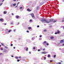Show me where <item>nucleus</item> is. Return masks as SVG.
Returning <instances> with one entry per match:
<instances>
[{"label": "nucleus", "instance_id": "obj_26", "mask_svg": "<svg viewBox=\"0 0 64 64\" xmlns=\"http://www.w3.org/2000/svg\"><path fill=\"white\" fill-rule=\"evenodd\" d=\"M17 61L18 62H19V61H20V60H17Z\"/></svg>", "mask_w": 64, "mask_h": 64}, {"label": "nucleus", "instance_id": "obj_58", "mask_svg": "<svg viewBox=\"0 0 64 64\" xmlns=\"http://www.w3.org/2000/svg\"><path fill=\"white\" fill-rule=\"evenodd\" d=\"M6 24H4V25H6Z\"/></svg>", "mask_w": 64, "mask_h": 64}, {"label": "nucleus", "instance_id": "obj_25", "mask_svg": "<svg viewBox=\"0 0 64 64\" xmlns=\"http://www.w3.org/2000/svg\"><path fill=\"white\" fill-rule=\"evenodd\" d=\"M54 58H55V57H56V54H55L54 55Z\"/></svg>", "mask_w": 64, "mask_h": 64}, {"label": "nucleus", "instance_id": "obj_7", "mask_svg": "<svg viewBox=\"0 0 64 64\" xmlns=\"http://www.w3.org/2000/svg\"><path fill=\"white\" fill-rule=\"evenodd\" d=\"M27 11H29V12L31 11H32V10H30V9H29V8H28L27 9Z\"/></svg>", "mask_w": 64, "mask_h": 64}, {"label": "nucleus", "instance_id": "obj_57", "mask_svg": "<svg viewBox=\"0 0 64 64\" xmlns=\"http://www.w3.org/2000/svg\"><path fill=\"white\" fill-rule=\"evenodd\" d=\"M62 46H64V44H63Z\"/></svg>", "mask_w": 64, "mask_h": 64}, {"label": "nucleus", "instance_id": "obj_29", "mask_svg": "<svg viewBox=\"0 0 64 64\" xmlns=\"http://www.w3.org/2000/svg\"><path fill=\"white\" fill-rule=\"evenodd\" d=\"M52 61H53V60H50V62H52Z\"/></svg>", "mask_w": 64, "mask_h": 64}, {"label": "nucleus", "instance_id": "obj_18", "mask_svg": "<svg viewBox=\"0 0 64 64\" xmlns=\"http://www.w3.org/2000/svg\"><path fill=\"white\" fill-rule=\"evenodd\" d=\"M28 29H31V27H29L28 28Z\"/></svg>", "mask_w": 64, "mask_h": 64}, {"label": "nucleus", "instance_id": "obj_8", "mask_svg": "<svg viewBox=\"0 0 64 64\" xmlns=\"http://www.w3.org/2000/svg\"><path fill=\"white\" fill-rule=\"evenodd\" d=\"M3 19L2 18L0 19V21H3Z\"/></svg>", "mask_w": 64, "mask_h": 64}, {"label": "nucleus", "instance_id": "obj_3", "mask_svg": "<svg viewBox=\"0 0 64 64\" xmlns=\"http://www.w3.org/2000/svg\"><path fill=\"white\" fill-rule=\"evenodd\" d=\"M24 49L25 50H26V51H27L28 50V48H27V47H25L24 48Z\"/></svg>", "mask_w": 64, "mask_h": 64}, {"label": "nucleus", "instance_id": "obj_6", "mask_svg": "<svg viewBox=\"0 0 64 64\" xmlns=\"http://www.w3.org/2000/svg\"><path fill=\"white\" fill-rule=\"evenodd\" d=\"M64 42V40H62L60 41V43H63Z\"/></svg>", "mask_w": 64, "mask_h": 64}, {"label": "nucleus", "instance_id": "obj_11", "mask_svg": "<svg viewBox=\"0 0 64 64\" xmlns=\"http://www.w3.org/2000/svg\"><path fill=\"white\" fill-rule=\"evenodd\" d=\"M57 33L58 34H59V33H60V31H59V30L57 32Z\"/></svg>", "mask_w": 64, "mask_h": 64}, {"label": "nucleus", "instance_id": "obj_44", "mask_svg": "<svg viewBox=\"0 0 64 64\" xmlns=\"http://www.w3.org/2000/svg\"><path fill=\"white\" fill-rule=\"evenodd\" d=\"M2 55V54L1 53H0V55Z\"/></svg>", "mask_w": 64, "mask_h": 64}, {"label": "nucleus", "instance_id": "obj_47", "mask_svg": "<svg viewBox=\"0 0 64 64\" xmlns=\"http://www.w3.org/2000/svg\"><path fill=\"white\" fill-rule=\"evenodd\" d=\"M61 49H61V48H60V50H61Z\"/></svg>", "mask_w": 64, "mask_h": 64}, {"label": "nucleus", "instance_id": "obj_4", "mask_svg": "<svg viewBox=\"0 0 64 64\" xmlns=\"http://www.w3.org/2000/svg\"><path fill=\"white\" fill-rule=\"evenodd\" d=\"M48 53L47 52H42L41 53L42 54H46V53Z\"/></svg>", "mask_w": 64, "mask_h": 64}, {"label": "nucleus", "instance_id": "obj_23", "mask_svg": "<svg viewBox=\"0 0 64 64\" xmlns=\"http://www.w3.org/2000/svg\"><path fill=\"white\" fill-rule=\"evenodd\" d=\"M4 14H6V12H4Z\"/></svg>", "mask_w": 64, "mask_h": 64}, {"label": "nucleus", "instance_id": "obj_61", "mask_svg": "<svg viewBox=\"0 0 64 64\" xmlns=\"http://www.w3.org/2000/svg\"><path fill=\"white\" fill-rule=\"evenodd\" d=\"M61 62H63V61H61Z\"/></svg>", "mask_w": 64, "mask_h": 64}, {"label": "nucleus", "instance_id": "obj_1", "mask_svg": "<svg viewBox=\"0 0 64 64\" xmlns=\"http://www.w3.org/2000/svg\"><path fill=\"white\" fill-rule=\"evenodd\" d=\"M53 20V19H50V20L49 22H48L45 19H42L41 21L43 23H49V22H52Z\"/></svg>", "mask_w": 64, "mask_h": 64}, {"label": "nucleus", "instance_id": "obj_55", "mask_svg": "<svg viewBox=\"0 0 64 64\" xmlns=\"http://www.w3.org/2000/svg\"><path fill=\"white\" fill-rule=\"evenodd\" d=\"M19 22H18V25H19Z\"/></svg>", "mask_w": 64, "mask_h": 64}, {"label": "nucleus", "instance_id": "obj_19", "mask_svg": "<svg viewBox=\"0 0 64 64\" xmlns=\"http://www.w3.org/2000/svg\"><path fill=\"white\" fill-rule=\"evenodd\" d=\"M56 21H57L56 20H54V21H53V22L54 23L55 22H56Z\"/></svg>", "mask_w": 64, "mask_h": 64}, {"label": "nucleus", "instance_id": "obj_27", "mask_svg": "<svg viewBox=\"0 0 64 64\" xmlns=\"http://www.w3.org/2000/svg\"><path fill=\"white\" fill-rule=\"evenodd\" d=\"M62 22H64V18L62 19Z\"/></svg>", "mask_w": 64, "mask_h": 64}, {"label": "nucleus", "instance_id": "obj_56", "mask_svg": "<svg viewBox=\"0 0 64 64\" xmlns=\"http://www.w3.org/2000/svg\"><path fill=\"white\" fill-rule=\"evenodd\" d=\"M12 15H13V14L12 13Z\"/></svg>", "mask_w": 64, "mask_h": 64}, {"label": "nucleus", "instance_id": "obj_49", "mask_svg": "<svg viewBox=\"0 0 64 64\" xmlns=\"http://www.w3.org/2000/svg\"><path fill=\"white\" fill-rule=\"evenodd\" d=\"M29 53H30V54H31V52H29Z\"/></svg>", "mask_w": 64, "mask_h": 64}, {"label": "nucleus", "instance_id": "obj_48", "mask_svg": "<svg viewBox=\"0 0 64 64\" xmlns=\"http://www.w3.org/2000/svg\"><path fill=\"white\" fill-rule=\"evenodd\" d=\"M30 22H31V21H32V20H30Z\"/></svg>", "mask_w": 64, "mask_h": 64}, {"label": "nucleus", "instance_id": "obj_53", "mask_svg": "<svg viewBox=\"0 0 64 64\" xmlns=\"http://www.w3.org/2000/svg\"><path fill=\"white\" fill-rule=\"evenodd\" d=\"M14 49H15V47H14Z\"/></svg>", "mask_w": 64, "mask_h": 64}, {"label": "nucleus", "instance_id": "obj_13", "mask_svg": "<svg viewBox=\"0 0 64 64\" xmlns=\"http://www.w3.org/2000/svg\"><path fill=\"white\" fill-rule=\"evenodd\" d=\"M16 4H13V5L14 6H16Z\"/></svg>", "mask_w": 64, "mask_h": 64}, {"label": "nucleus", "instance_id": "obj_52", "mask_svg": "<svg viewBox=\"0 0 64 64\" xmlns=\"http://www.w3.org/2000/svg\"><path fill=\"white\" fill-rule=\"evenodd\" d=\"M18 7V6H16L15 7Z\"/></svg>", "mask_w": 64, "mask_h": 64}, {"label": "nucleus", "instance_id": "obj_62", "mask_svg": "<svg viewBox=\"0 0 64 64\" xmlns=\"http://www.w3.org/2000/svg\"><path fill=\"white\" fill-rule=\"evenodd\" d=\"M18 0H17V1H18Z\"/></svg>", "mask_w": 64, "mask_h": 64}, {"label": "nucleus", "instance_id": "obj_22", "mask_svg": "<svg viewBox=\"0 0 64 64\" xmlns=\"http://www.w3.org/2000/svg\"><path fill=\"white\" fill-rule=\"evenodd\" d=\"M2 4H3L2 3L1 4H0V6H1L2 5Z\"/></svg>", "mask_w": 64, "mask_h": 64}, {"label": "nucleus", "instance_id": "obj_39", "mask_svg": "<svg viewBox=\"0 0 64 64\" xmlns=\"http://www.w3.org/2000/svg\"><path fill=\"white\" fill-rule=\"evenodd\" d=\"M11 56L12 57H14V56L12 55V56Z\"/></svg>", "mask_w": 64, "mask_h": 64}, {"label": "nucleus", "instance_id": "obj_31", "mask_svg": "<svg viewBox=\"0 0 64 64\" xmlns=\"http://www.w3.org/2000/svg\"><path fill=\"white\" fill-rule=\"evenodd\" d=\"M44 32H46V30H44Z\"/></svg>", "mask_w": 64, "mask_h": 64}, {"label": "nucleus", "instance_id": "obj_16", "mask_svg": "<svg viewBox=\"0 0 64 64\" xmlns=\"http://www.w3.org/2000/svg\"><path fill=\"white\" fill-rule=\"evenodd\" d=\"M5 48H6V49H8V47L6 46H5Z\"/></svg>", "mask_w": 64, "mask_h": 64}, {"label": "nucleus", "instance_id": "obj_36", "mask_svg": "<svg viewBox=\"0 0 64 64\" xmlns=\"http://www.w3.org/2000/svg\"><path fill=\"white\" fill-rule=\"evenodd\" d=\"M33 49H34V50H35V47H34Z\"/></svg>", "mask_w": 64, "mask_h": 64}, {"label": "nucleus", "instance_id": "obj_42", "mask_svg": "<svg viewBox=\"0 0 64 64\" xmlns=\"http://www.w3.org/2000/svg\"><path fill=\"white\" fill-rule=\"evenodd\" d=\"M38 51H40V50H38Z\"/></svg>", "mask_w": 64, "mask_h": 64}, {"label": "nucleus", "instance_id": "obj_38", "mask_svg": "<svg viewBox=\"0 0 64 64\" xmlns=\"http://www.w3.org/2000/svg\"><path fill=\"white\" fill-rule=\"evenodd\" d=\"M29 31H28V30H27V32L28 33H29Z\"/></svg>", "mask_w": 64, "mask_h": 64}, {"label": "nucleus", "instance_id": "obj_9", "mask_svg": "<svg viewBox=\"0 0 64 64\" xmlns=\"http://www.w3.org/2000/svg\"><path fill=\"white\" fill-rule=\"evenodd\" d=\"M56 64H61V62H57Z\"/></svg>", "mask_w": 64, "mask_h": 64}, {"label": "nucleus", "instance_id": "obj_60", "mask_svg": "<svg viewBox=\"0 0 64 64\" xmlns=\"http://www.w3.org/2000/svg\"><path fill=\"white\" fill-rule=\"evenodd\" d=\"M63 28H64V26H63Z\"/></svg>", "mask_w": 64, "mask_h": 64}, {"label": "nucleus", "instance_id": "obj_24", "mask_svg": "<svg viewBox=\"0 0 64 64\" xmlns=\"http://www.w3.org/2000/svg\"><path fill=\"white\" fill-rule=\"evenodd\" d=\"M46 45L48 46L49 45V44H48V43H47L46 44Z\"/></svg>", "mask_w": 64, "mask_h": 64}, {"label": "nucleus", "instance_id": "obj_37", "mask_svg": "<svg viewBox=\"0 0 64 64\" xmlns=\"http://www.w3.org/2000/svg\"><path fill=\"white\" fill-rule=\"evenodd\" d=\"M18 58H21V56H19L18 57Z\"/></svg>", "mask_w": 64, "mask_h": 64}, {"label": "nucleus", "instance_id": "obj_33", "mask_svg": "<svg viewBox=\"0 0 64 64\" xmlns=\"http://www.w3.org/2000/svg\"><path fill=\"white\" fill-rule=\"evenodd\" d=\"M20 4V2H18V4L17 5H18V4Z\"/></svg>", "mask_w": 64, "mask_h": 64}, {"label": "nucleus", "instance_id": "obj_5", "mask_svg": "<svg viewBox=\"0 0 64 64\" xmlns=\"http://www.w3.org/2000/svg\"><path fill=\"white\" fill-rule=\"evenodd\" d=\"M36 9L37 10H39L40 9V8L39 6H37L36 8Z\"/></svg>", "mask_w": 64, "mask_h": 64}, {"label": "nucleus", "instance_id": "obj_21", "mask_svg": "<svg viewBox=\"0 0 64 64\" xmlns=\"http://www.w3.org/2000/svg\"><path fill=\"white\" fill-rule=\"evenodd\" d=\"M22 7H21L20 8V10L22 9Z\"/></svg>", "mask_w": 64, "mask_h": 64}, {"label": "nucleus", "instance_id": "obj_12", "mask_svg": "<svg viewBox=\"0 0 64 64\" xmlns=\"http://www.w3.org/2000/svg\"><path fill=\"white\" fill-rule=\"evenodd\" d=\"M50 38L52 39H53L54 38V37L53 36H52L50 37Z\"/></svg>", "mask_w": 64, "mask_h": 64}, {"label": "nucleus", "instance_id": "obj_10", "mask_svg": "<svg viewBox=\"0 0 64 64\" xmlns=\"http://www.w3.org/2000/svg\"><path fill=\"white\" fill-rule=\"evenodd\" d=\"M15 58L16 59H18V56H16L15 57Z\"/></svg>", "mask_w": 64, "mask_h": 64}, {"label": "nucleus", "instance_id": "obj_50", "mask_svg": "<svg viewBox=\"0 0 64 64\" xmlns=\"http://www.w3.org/2000/svg\"><path fill=\"white\" fill-rule=\"evenodd\" d=\"M4 1V0H2V2H3V1Z\"/></svg>", "mask_w": 64, "mask_h": 64}, {"label": "nucleus", "instance_id": "obj_41", "mask_svg": "<svg viewBox=\"0 0 64 64\" xmlns=\"http://www.w3.org/2000/svg\"><path fill=\"white\" fill-rule=\"evenodd\" d=\"M55 34H57V32H55Z\"/></svg>", "mask_w": 64, "mask_h": 64}, {"label": "nucleus", "instance_id": "obj_40", "mask_svg": "<svg viewBox=\"0 0 64 64\" xmlns=\"http://www.w3.org/2000/svg\"><path fill=\"white\" fill-rule=\"evenodd\" d=\"M11 46H13V44H11Z\"/></svg>", "mask_w": 64, "mask_h": 64}, {"label": "nucleus", "instance_id": "obj_32", "mask_svg": "<svg viewBox=\"0 0 64 64\" xmlns=\"http://www.w3.org/2000/svg\"><path fill=\"white\" fill-rule=\"evenodd\" d=\"M45 50V48H44V49H43L42 50H43V51H44Z\"/></svg>", "mask_w": 64, "mask_h": 64}, {"label": "nucleus", "instance_id": "obj_34", "mask_svg": "<svg viewBox=\"0 0 64 64\" xmlns=\"http://www.w3.org/2000/svg\"><path fill=\"white\" fill-rule=\"evenodd\" d=\"M44 60H46V57H44Z\"/></svg>", "mask_w": 64, "mask_h": 64}, {"label": "nucleus", "instance_id": "obj_2", "mask_svg": "<svg viewBox=\"0 0 64 64\" xmlns=\"http://www.w3.org/2000/svg\"><path fill=\"white\" fill-rule=\"evenodd\" d=\"M32 17L33 18V19H35V16H34V14L33 13L31 14Z\"/></svg>", "mask_w": 64, "mask_h": 64}, {"label": "nucleus", "instance_id": "obj_59", "mask_svg": "<svg viewBox=\"0 0 64 64\" xmlns=\"http://www.w3.org/2000/svg\"><path fill=\"white\" fill-rule=\"evenodd\" d=\"M1 45H0V47H1Z\"/></svg>", "mask_w": 64, "mask_h": 64}, {"label": "nucleus", "instance_id": "obj_45", "mask_svg": "<svg viewBox=\"0 0 64 64\" xmlns=\"http://www.w3.org/2000/svg\"><path fill=\"white\" fill-rule=\"evenodd\" d=\"M37 27H39V26H37Z\"/></svg>", "mask_w": 64, "mask_h": 64}, {"label": "nucleus", "instance_id": "obj_20", "mask_svg": "<svg viewBox=\"0 0 64 64\" xmlns=\"http://www.w3.org/2000/svg\"><path fill=\"white\" fill-rule=\"evenodd\" d=\"M35 39V37H34L32 38V40H34Z\"/></svg>", "mask_w": 64, "mask_h": 64}, {"label": "nucleus", "instance_id": "obj_51", "mask_svg": "<svg viewBox=\"0 0 64 64\" xmlns=\"http://www.w3.org/2000/svg\"><path fill=\"white\" fill-rule=\"evenodd\" d=\"M15 30H14V32H15Z\"/></svg>", "mask_w": 64, "mask_h": 64}, {"label": "nucleus", "instance_id": "obj_17", "mask_svg": "<svg viewBox=\"0 0 64 64\" xmlns=\"http://www.w3.org/2000/svg\"><path fill=\"white\" fill-rule=\"evenodd\" d=\"M16 18H19V16H16Z\"/></svg>", "mask_w": 64, "mask_h": 64}, {"label": "nucleus", "instance_id": "obj_43", "mask_svg": "<svg viewBox=\"0 0 64 64\" xmlns=\"http://www.w3.org/2000/svg\"><path fill=\"white\" fill-rule=\"evenodd\" d=\"M40 37H42V35H40Z\"/></svg>", "mask_w": 64, "mask_h": 64}, {"label": "nucleus", "instance_id": "obj_28", "mask_svg": "<svg viewBox=\"0 0 64 64\" xmlns=\"http://www.w3.org/2000/svg\"><path fill=\"white\" fill-rule=\"evenodd\" d=\"M48 57L49 58L50 57V54H48Z\"/></svg>", "mask_w": 64, "mask_h": 64}, {"label": "nucleus", "instance_id": "obj_46", "mask_svg": "<svg viewBox=\"0 0 64 64\" xmlns=\"http://www.w3.org/2000/svg\"><path fill=\"white\" fill-rule=\"evenodd\" d=\"M13 1H16V0H13Z\"/></svg>", "mask_w": 64, "mask_h": 64}, {"label": "nucleus", "instance_id": "obj_15", "mask_svg": "<svg viewBox=\"0 0 64 64\" xmlns=\"http://www.w3.org/2000/svg\"><path fill=\"white\" fill-rule=\"evenodd\" d=\"M1 45H2V46H4V43H2L1 44Z\"/></svg>", "mask_w": 64, "mask_h": 64}, {"label": "nucleus", "instance_id": "obj_54", "mask_svg": "<svg viewBox=\"0 0 64 64\" xmlns=\"http://www.w3.org/2000/svg\"><path fill=\"white\" fill-rule=\"evenodd\" d=\"M2 48L1 49V50H3V49H2Z\"/></svg>", "mask_w": 64, "mask_h": 64}, {"label": "nucleus", "instance_id": "obj_14", "mask_svg": "<svg viewBox=\"0 0 64 64\" xmlns=\"http://www.w3.org/2000/svg\"><path fill=\"white\" fill-rule=\"evenodd\" d=\"M11 31V30H10L8 31V33H10Z\"/></svg>", "mask_w": 64, "mask_h": 64}, {"label": "nucleus", "instance_id": "obj_35", "mask_svg": "<svg viewBox=\"0 0 64 64\" xmlns=\"http://www.w3.org/2000/svg\"><path fill=\"white\" fill-rule=\"evenodd\" d=\"M13 24V22L11 23V24Z\"/></svg>", "mask_w": 64, "mask_h": 64}, {"label": "nucleus", "instance_id": "obj_30", "mask_svg": "<svg viewBox=\"0 0 64 64\" xmlns=\"http://www.w3.org/2000/svg\"><path fill=\"white\" fill-rule=\"evenodd\" d=\"M47 43V42L46 41H44V43Z\"/></svg>", "mask_w": 64, "mask_h": 64}]
</instances>
